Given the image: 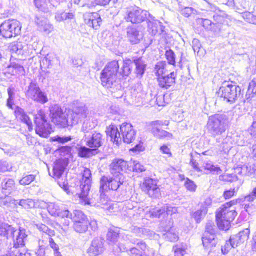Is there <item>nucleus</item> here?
I'll return each instance as SVG.
<instances>
[{"instance_id": "obj_64", "label": "nucleus", "mask_w": 256, "mask_h": 256, "mask_svg": "<svg viewBox=\"0 0 256 256\" xmlns=\"http://www.w3.org/2000/svg\"><path fill=\"white\" fill-rule=\"evenodd\" d=\"M166 238L170 241L174 242L178 240V238L176 234L168 232L166 234Z\"/></svg>"}, {"instance_id": "obj_32", "label": "nucleus", "mask_w": 256, "mask_h": 256, "mask_svg": "<svg viewBox=\"0 0 256 256\" xmlns=\"http://www.w3.org/2000/svg\"><path fill=\"white\" fill-rule=\"evenodd\" d=\"M216 141L218 144H220V146L222 148V150L224 152L230 150L234 142L232 138L230 136H226L224 138H217Z\"/></svg>"}, {"instance_id": "obj_3", "label": "nucleus", "mask_w": 256, "mask_h": 256, "mask_svg": "<svg viewBox=\"0 0 256 256\" xmlns=\"http://www.w3.org/2000/svg\"><path fill=\"white\" fill-rule=\"evenodd\" d=\"M228 118L224 114H216L209 117L207 124L208 132L212 137L222 136L228 126Z\"/></svg>"}, {"instance_id": "obj_48", "label": "nucleus", "mask_w": 256, "mask_h": 256, "mask_svg": "<svg viewBox=\"0 0 256 256\" xmlns=\"http://www.w3.org/2000/svg\"><path fill=\"white\" fill-rule=\"evenodd\" d=\"M134 64L136 66V74L140 76H142L144 72L146 64L142 61L141 60H135Z\"/></svg>"}, {"instance_id": "obj_12", "label": "nucleus", "mask_w": 256, "mask_h": 256, "mask_svg": "<svg viewBox=\"0 0 256 256\" xmlns=\"http://www.w3.org/2000/svg\"><path fill=\"white\" fill-rule=\"evenodd\" d=\"M92 183V173L90 170L85 168L83 173V178L81 182L80 188L82 192L79 196L80 202L84 206L90 204L89 198H88Z\"/></svg>"}, {"instance_id": "obj_63", "label": "nucleus", "mask_w": 256, "mask_h": 256, "mask_svg": "<svg viewBox=\"0 0 256 256\" xmlns=\"http://www.w3.org/2000/svg\"><path fill=\"white\" fill-rule=\"evenodd\" d=\"M72 216L73 214H70L69 210H62V208L60 214H58V216L62 218H69L70 219H72Z\"/></svg>"}, {"instance_id": "obj_4", "label": "nucleus", "mask_w": 256, "mask_h": 256, "mask_svg": "<svg viewBox=\"0 0 256 256\" xmlns=\"http://www.w3.org/2000/svg\"><path fill=\"white\" fill-rule=\"evenodd\" d=\"M90 114L89 110L86 104L80 101L73 102V106L68 110L69 124L72 126L88 118Z\"/></svg>"}, {"instance_id": "obj_29", "label": "nucleus", "mask_w": 256, "mask_h": 256, "mask_svg": "<svg viewBox=\"0 0 256 256\" xmlns=\"http://www.w3.org/2000/svg\"><path fill=\"white\" fill-rule=\"evenodd\" d=\"M15 115L17 119L26 124L28 128L30 131L32 130V122L28 116L24 112V110L18 108L15 110Z\"/></svg>"}, {"instance_id": "obj_50", "label": "nucleus", "mask_w": 256, "mask_h": 256, "mask_svg": "<svg viewBox=\"0 0 256 256\" xmlns=\"http://www.w3.org/2000/svg\"><path fill=\"white\" fill-rule=\"evenodd\" d=\"M36 176L34 174L26 175L20 180V184L22 186L29 185L36 180Z\"/></svg>"}, {"instance_id": "obj_8", "label": "nucleus", "mask_w": 256, "mask_h": 256, "mask_svg": "<svg viewBox=\"0 0 256 256\" xmlns=\"http://www.w3.org/2000/svg\"><path fill=\"white\" fill-rule=\"evenodd\" d=\"M25 94L27 98L42 104L48 102L47 94L40 89L36 82L32 81L26 88Z\"/></svg>"}, {"instance_id": "obj_5", "label": "nucleus", "mask_w": 256, "mask_h": 256, "mask_svg": "<svg viewBox=\"0 0 256 256\" xmlns=\"http://www.w3.org/2000/svg\"><path fill=\"white\" fill-rule=\"evenodd\" d=\"M120 68L118 61L108 63L101 73V82L104 86L112 88L117 80V74Z\"/></svg>"}, {"instance_id": "obj_45", "label": "nucleus", "mask_w": 256, "mask_h": 256, "mask_svg": "<svg viewBox=\"0 0 256 256\" xmlns=\"http://www.w3.org/2000/svg\"><path fill=\"white\" fill-rule=\"evenodd\" d=\"M255 94H256V80H254L249 84L248 93L246 95L247 100L254 97Z\"/></svg>"}, {"instance_id": "obj_6", "label": "nucleus", "mask_w": 256, "mask_h": 256, "mask_svg": "<svg viewBox=\"0 0 256 256\" xmlns=\"http://www.w3.org/2000/svg\"><path fill=\"white\" fill-rule=\"evenodd\" d=\"M150 14L136 6L126 8L124 18L126 22L140 24L146 20Z\"/></svg>"}, {"instance_id": "obj_58", "label": "nucleus", "mask_w": 256, "mask_h": 256, "mask_svg": "<svg viewBox=\"0 0 256 256\" xmlns=\"http://www.w3.org/2000/svg\"><path fill=\"white\" fill-rule=\"evenodd\" d=\"M132 242L134 244H136L137 246H138V248H138H138H140L142 251H144V254H146V255L149 254H148L146 252V249H147V246H146V243L144 242L143 241L138 242V240H136V241L134 240V241Z\"/></svg>"}, {"instance_id": "obj_61", "label": "nucleus", "mask_w": 256, "mask_h": 256, "mask_svg": "<svg viewBox=\"0 0 256 256\" xmlns=\"http://www.w3.org/2000/svg\"><path fill=\"white\" fill-rule=\"evenodd\" d=\"M0 161V172H5L7 171L10 170L12 169V166H10L8 163L6 161Z\"/></svg>"}, {"instance_id": "obj_21", "label": "nucleus", "mask_w": 256, "mask_h": 256, "mask_svg": "<svg viewBox=\"0 0 256 256\" xmlns=\"http://www.w3.org/2000/svg\"><path fill=\"white\" fill-rule=\"evenodd\" d=\"M142 189L150 196H158L160 194V188L158 186L156 180L149 178L144 179L142 184Z\"/></svg>"}, {"instance_id": "obj_16", "label": "nucleus", "mask_w": 256, "mask_h": 256, "mask_svg": "<svg viewBox=\"0 0 256 256\" xmlns=\"http://www.w3.org/2000/svg\"><path fill=\"white\" fill-rule=\"evenodd\" d=\"M124 182V176L122 174L112 178L102 176L100 180V191L103 192V191L108 190H116Z\"/></svg>"}, {"instance_id": "obj_28", "label": "nucleus", "mask_w": 256, "mask_h": 256, "mask_svg": "<svg viewBox=\"0 0 256 256\" xmlns=\"http://www.w3.org/2000/svg\"><path fill=\"white\" fill-rule=\"evenodd\" d=\"M35 22L40 30H43L46 34H50L54 30L52 25L50 24L47 20L42 17L36 16Z\"/></svg>"}, {"instance_id": "obj_35", "label": "nucleus", "mask_w": 256, "mask_h": 256, "mask_svg": "<svg viewBox=\"0 0 256 256\" xmlns=\"http://www.w3.org/2000/svg\"><path fill=\"white\" fill-rule=\"evenodd\" d=\"M169 66V64H168L166 62H158L156 66L155 70L158 78L164 76V74L168 72Z\"/></svg>"}, {"instance_id": "obj_51", "label": "nucleus", "mask_w": 256, "mask_h": 256, "mask_svg": "<svg viewBox=\"0 0 256 256\" xmlns=\"http://www.w3.org/2000/svg\"><path fill=\"white\" fill-rule=\"evenodd\" d=\"M242 17L246 22L256 25V16L246 12L242 14Z\"/></svg>"}, {"instance_id": "obj_2", "label": "nucleus", "mask_w": 256, "mask_h": 256, "mask_svg": "<svg viewBox=\"0 0 256 256\" xmlns=\"http://www.w3.org/2000/svg\"><path fill=\"white\" fill-rule=\"evenodd\" d=\"M120 130L121 134L118 128L116 126L112 124L106 130L107 135L110 137L111 140L116 144L118 145L122 142L121 134L125 143L130 144L135 140L136 132L130 124L126 122L122 124L120 126Z\"/></svg>"}, {"instance_id": "obj_60", "label": "nucleus", "mask_w": 256, "mask_h": 256, "mask_svg": "<svg viewBox=\"0 0 256 256\" xmlns=\"http://www.w3.org/2000/svg\"><path fill=\"white\" fill-rule=\"evenodd\" d=\"M256 198V188H254L252 192L244 198V201L252 202Z\"/></svg>"}, {"instance_id": "obj_55", "label": "nucleus", "mask_w": 256, "mask_h": 256, "mask_svg": "<svg viewBox=\"0 0 256 256\" xmlns=\"http://www.w3.org/2000/svg\"><path fill=\"white\" fill-rule=\"evenodd\" d=\"M134 171L137 172H142L146 170L144 166L142 164L139 162L134 160Z\"/></svg>"}, {"instance_id": "obj_37", "label": "nucleus", "mask_w": 256, "mask_h": 256, "mask_svg": "<svg viewBox=\"0 0 256 256\" xmlns=\"http://www.w3.org/2000/svg\"><path fill=\"white\" fill-rule=\"evenodd\" d=\"M74 18L73 12H58L56 14L55 18L58 22H61L67 20H71Z\"/></svg>"}, {"instance_id": "obj_9", "label": "nucleus", "mask_w": 256, "mask_h": 256, "mask_svg": "<svg viewBox=\"0 0 256 256\" xmlns=\"http://www.w3.org/2000/svg\"><path fill=\"white\" fill-rule=\"evenodd\" d=\"M36 132L42 138H48L53 132L52 126L46 119L44 112L40 110L35 116Z\"/></svg>"}, {"instance_id": "obj_31", "label": "nucleus", "mask_w": 256, "mask_h": 256, "mask_svg": "<svg viewBox=\"0 0 256 256\" xmlns=\"http://www.w3.org/2000/svg\"><path fill=\"white\" fill-rule=\"evenodd\" d=\"M120 234V230L115 227L111 228L108 230L106 239L110 244L115 245L118 241Z\"/></svg>"}, {"instance_id": "obj_43", "label": "nucleus", "mask_w": 256, "mask_h": 256, "mask_svg": "<svg viewBox=\"0 0 256 256\" xmlns=\"http://www.w3.org/2000/svg\"><path fill=\"white\" fill-rule=\"evenodd\" d=\"M48 210L52 216H58L62 210L59 205L55 203H50L48 206Z\"/></svg>"}, {"instance_id": "obj_13", "label": "nucleus", "mask_w": 256, "mask_h": 256, "mask_svg": "<svg viewBox=\"0 0 256 256\" xmlns=\"http://www.w3.org/2000/svg\"><path fill=\"white\" fill-rule=\"evenodd\" d=\"M194 17L198 24L202 26L208 30L212 31L216 36H225L226 35V34H224V31L228 28L226 26L220 22L214 23L208 19L201 18L197 16Z\"/></svg>"}, {"instance_id": "obj_23", "label": "nucleus", "mask_w": 256, "mask_h": 256, "mask_svg": "<svg viewBox=\"0 0 256 256\" xmlns=\"http://www.w3.org/2000/svg\"><path fill=\"white\" fill-rule=\"evenodd\" d=\"M128 162L122 159H115L110 166V172L113 176L122 174L121 172L127 170Z\"/></svg>"}, {"instance_id": "obj_59", "label": "nucleus", "mask_w": 256, "mask_h": 256, "mask_svg": "<svg viewBox=\"0 0 256 256\" xmlns=\"http://www.w3.org/2000/svg\"><path fill=\"white\" fill-rule=\"evenodd\" d=\"M237 190H236L235 188H232L230 190H226L224 193L223 196L226 200H228L234 196Z\"/></svg>"}, {"instance_id": "obj_18", "label": "nucleus", "mask_w": 256, "mask_h": 256, "mask_svg": "<svg viewBox=\"0 0 256 256\" xmlns=\"http://www.w3.org/2000/svg\"><path fill=\"white\" fill-rule=\"evenodd\" d=\"M148 24V30L149 34L152 36L162 35L165 36L166 32L165 30V26H164L162 23L156 19L150 14L146 20Z\"/></svg>"}, {"instance_id": "obj_38", "label": "nucleus", "mask_w": 256, "mask_h": 256, "mask_svg": "<svg viewBox=\"0 0 256 256\" xmlns=\"http://www.w3.org/2000/svg\"><path fill=\"white\" fill-rule=\"evenodd\" d=\"M238 242L234 241V240L231 237L228 241H226L224 246H222V254H228L232 248H235L238 246Z\"/></svg>"}, {"instance_id": "obj_42", "label": "nucleus", "mask_w": 256, "mask_h": 256, "mask_svg": "<svg viewBox=\"0 0 256 256\" xmlns=\"http://www.w3.org/2000/svg\"><path fill=\"white\" fill-rule=\"evenodd\" d=\"M72 220L74 221V224H77V222H81L88 220L86 216L80 210H76L74 212Z\"/></svg>"}, {"instance_id": "obj_39", "label": "nucleus", "mask_w": 256, "mask_h": 256, "mask_svg": "<svg viewBox=\"0 0 256 256\" xmlns=\"http://www.w3.org/2000/svg\"><path fill=\"white\" fill-rule=\"evenodd\" d=\"M97 122L96 120H91L90 118L87 119L84 122L82 130L84 133V134H89L90 130L95 128Z\"/></svg>"}, {"instance_id": "obj_10", "label": "nucleus", "mask_w": 256, "mask_h": 256, "mask_svg": "<svg viewBox=\"0 0 256 256\" xmlns=\"http://www.w3.org/2000/svg\"><path fill=\"white\" fill-rule=\"evenodd\" d=\"M20 22L16 20H9L4 21L0 26V34L6 38L15 37L21 32Z\"/></svg>"}, {"instance_id": "obj_49", "label": "nucleus", "mask_w": 256, "mask_h": 256, "mask_svg": "<svg viewBox=\"0 0 256 256\" xmlns=\"http://www.w3.org/2000/svg\"><path fill=\"white\" fill-rule=\"evenodd\" d=\"M175 256H184L186 253L187 246L186 245H176L174 247Z\"/></svg>"}, {"instance_id": "obj_24", "label": "nucleus", "mask_w": 256, "mask_h": 256, "mask_svg": "<svg viewBox=\"0 0 256 256\" xmlns=\"http://www.w3.org/2000/svg\"><path fill=\"white\" fill-rule=\"evenodd\" d=\"M140 27L134 26L127 28L128 38L132 44H136L142 38L143 34L142 32H140Z\"/></svg>"}, {"instance_id": "obj_41", "label": "nucleus", "mask_w": 256, "mask_h": 256, "mask_svg": "<svg viewBox=\"0 0 256 256\" xmlns=\"http://www.w3.org/2000/svg\"><path fill=\"white\" fill-rule=\"evenodd\" d=\"M207 212L208 210L205 206H202L200 210L196 212L193 214V217L196 221V222L198 224L200 223L205 217Z\"/></svg>"}, {"instance_id": "obj_20", "label": "nucleus", "mask_w": 256, "mask_h": 256, "mask_svg": "<svg viewBox=\"0 0 256 256\" xmlns=\"http://www.w3.org/2000/svg\"><path fill=\"white\" fill-rule=\"evenodd\" d=\"M83 140L86 146L95 151L102 145L104 139L100 133L94 132L92 134H85Z\"/></svg>"}, {"instance_id": "obj_17", "label": "nucleus", "mask_w": 256, "mask_h": 256, "mask_svg": "<svg viewBox=\"0 0 256 256\" xmlns=\"http://www.w3.org/2000/svg\"><path fill=\"white\" fill-rule=\"evenodd\" d=\"M146 218H166L169 215L172 216L178 212L177 208L170 206H165L161 209L157 208L152 209L147 208L146 210Z\"/></svg>"}, {"instance_id": "obj_34", "label": "nucleus", "mask_w": 256, "mask_h": 256, "mask_svg": "<svg viewBox=\"0 0 256 256\" xmlns=\"http://www.w3.org/2000/svg\"><path fill=\"white\" fill-rule=\"evenodd\" d=\"M250 234V230L248 228H246L244 230L240 232L237 235L232 236V238L238 242V245L244 242L248 238Z\"/></svg>"}, {"instance_id": "obj_36", "label": "nucleus", "mask_w": 256, "mask_h": 256, "mask_svg": "<svg viewBox=\"0 0 256 256\" xmlns=\"http://www.w3.org/2000/svg\"><path fill=\"white\" fill-rule=\"evenodd\" d=\"M90 224L88 220L81 222H77V224H74V228L76 232L82 234L87 232Z\"/></svg>"}, {"instance_id": "obj_30", "label": "nucleus", "mask_w": 256, "mask_h": 256, "mask_svg": "<svg viewBox=\"0 0 256 256\" xmlns=\"http://www.w3.org/2000/svg\"><path fill=\"white\" fill-rule=\"evenodd\" d=\"M67 166L65 160H59L54 164L53 168L54 178H59L61 177Z\"/></svg>"}, {"instance_id": "obj_53", "label": "nucleus", "mask_w": 256, "mask_h": 256, "mask_svg": "<svg viewBox=\"0 0 256 256\" xmlns=\"http://www.w3.org/2000/svg\"><path fill=\"white\" fill-rule=\"evenodd\" d=\"M2 186L3 190H8L10 192L14 186V182L13 180L9 179L6 182H3Z\"/></svg>"}, {"instance_id": "obj_56", "label": "nucleus", "mask_w": 256, "mask_h": 256, "mask_svg": "<svg viewBox=\"0 0 256 256\" xmlns=\"http://www.w3.org/2000/svg\"><path fill=\"white\" fill-rule=\"evenodd\" d=\"M238 180V176L233 174H224L220 176V180L228 182H232Z\"/></svg>"}, {"instance_id": "obj_26", "label": "nucleus", "mask_w": 256, "mask_h": 256, "mask_svg": "<svg viewBox=\"0 0 256 256\" xmlns=\"http://www.w3.org/2000/svg\"><path fill=\"white\" fill-rule=\"evenodd\" d=\"M176 76V74L172 72L170 74L158 77V79L160 86L166 89L168 88L174 84Z\"/></svg>"}, {"instance_id": "obj_62", "label": "nucleus", "mask_w": 256, "mask_h": 256, "mask_svg": "<svg viewBox=\"0 0 256 256\" xmlns=\"http://www.w3.org/2000/svg\"><path fill=\"white\" fill-rule=\"evenodd\" d=\"M12 253L14 254V256H31L30 253L25 248L21 249L18 251L16 250Z\"/></svg>"}, {"instance_id": "obj_22", "label": "nucleus", "mask_w": 256, "mask_h": 256, "mask_svg": "<svg viewBox=\"0 0 256 256\" xmlns=\"http://www.w3.org/2000/svg\"><path fill=\"white\" fill-rule=\"evenodd\" d=\"M84 18L86 24L94 30L99 29L102 23L100 16L96 12L86 13Z\"/></svg>"}, {"instance_id": "obj_27", "label": "nucleus", "mask_w": 256, "mask_h": 256, "mask_svg": "<svg viewBox=\"0 0 256 256\" xmlns=\"http://www.w3.org/2000/svg\"><path fill=\"white\" fill-rule=\"evenodd\" d=\"M104 251V243L100 240H94L88 250V256H98Z\"/></svg>"}, {"instance_id": "obj_25", "label": "nucleus", "mask_w": 256, "mask_h": 256, "mask_svg": "<svg viewBox=\"0 0 256 256\" xmlns=\"http://www.w3.org/2000/svg\"><path fill=\"white\" fill-rule=\"evenodd\" d=\"M16 204H18L23 208L26 210L32 209L33 208H42L46 205L44 202L38 200L35 202L32 199L21 200L19 202L16 200Z\"/></svg>"}, {"instance_id": "obj_40", "label": "nucleus", "mask_w": 256, "mask_h": 256, "mask_svg": "<svg viewBox=\"0 0 256 256\" xmlns=\"http://www.w3.org/2000/svg\"><path fill=\"white\" fill-rule=\"evenodd\" d=\"M94 151V150L86 146H81L78 150V156L82 158H88L92 156Z\"/></svg>"}, {"instance_id": "obj_46", "label": "nucleus", "mask_w": 256, "mask_h": 256, "mask_svg": "<svg viewBox=\"0 0 256 256\" xmlns=\"http://www.w3.org/2000/svg\"><path fill=\"white\" fill-rule=\"evenodd\" d=\"M34 3L36 8L38 10L44 12H48L46 0H34Z\"/></svg>"}, {"instance_id": "obj_14", "label": "nucleus", "mask_w": 256, "mask_h": 256, "mask_svg": "<svg viewBox=\"0 0 256 256\" xmlns=\"http://www.w3.org/2000/svg\"><path fill=\"white\" fill-rule=\"evenodd\" d=\"M216 228L214 224L209 222L206 224V232L202 237V244L206 248L210 249L216 247L218 240L216 235Z\"/></svg>"}, {"instance_id": "obj_33", "label": "nucleus", "mask_w": 256, "mask_h": 256, "mask_svg": "<svg viewBox=\"0 0 256 256\" xmlns=\"http://www.w3.org/2000/svg\"><path fill=\"white\" fill-rule=\"evenodd\" d=\"M236 170L238 174L244 172L245 175L250 176L256 172V164L248 163L242 168H238Z\"/></svg>"}, {"instance_id": "obj_1", "label": "nucleus", "mask_w": 256, "mask_h": 256, "mask_svg": "<svg viewBox=\"0 0 256 256\" xmlns=\"http://www.w3.org/2000/svg\"><path fill=\"white\" fill-rule=\"evenodd\" d=\"M242 199L232 200L223 204L217 211L216 218L217 224L220 230H226L231 226V223L238 215L236 208L234 206Z\"/></svg>"}, {"instance_id": "obj_47", "label": "nucleus", "mask_w": 256, "mask_h": 256, "mask_svg": "<svg viewBox=\"0 0 256 256\" xmlns=\"http://www.w3.org/2000/svg\"><path fill=\"white\" fill-rule=\"evenodd\" d=\"M133 63L130 60L124 61L122 68V72L120 74L124 76H128L131 72Z\"/></svg>"}, {"instance_id": "obj_44", "label": "nucleus", "mask_w": 256, "mask_h": 256, "mask_svg": "<svg viewBox=\"0 0 256 256\" xmlns=\"http://www.w3.org/2000/svg\"><path fill=\"white\" fill-rule=\"evenodd\" d=\"M16 200L12 199L10 197H0V206L1 207L4 206H10L12 204L16 206Z\"/></svg>"}, {"instance_id": "obj_19", "label": "nucleus", "mask_w": 256, "mask_h": 256, "mask_svg": "<svg viewBox=\"0 0 256 256\" xmlns=\"http://www.w3.org/2000/svg\"><path fill=\"white\" fill-rule=\"evenodd\" d=\"M169 124V121L167 120L152 122L150 124L151 131L153 134L157 138H172L173 136L171 133L161 129L163 126H168Z\"/></svg>"}, {"instance_id": "obj_52", "label": "nucleus", "mask_w": 256, "mask_h": 256, "mask_svg": "<svg viewBox=\"0 0 256 256\" xmlns=\"http://www.w3.org/2000/svg\"><path fill=\"white\" fill-rule=\"evenodd\" d=\"M166 56L168 60V61L169 66L171 65L174 66L175 64V54L172 49H169L166 52Z\"/></svg>"}, {"instance_id": "obj_57", "label": "nucleus", "mask_w": 256, "mask_h": 256, "mask_svg": "<svg viewBox=\"0 0 256 256\" xmlns=\"http://www.w3.org/2000/svg\"><path fill=\"white\" fill-rule=\"evenodd\" d=\"M118 204L113 203L112 202H108L106 204H103L102 208L108 210L110 212H115V209L117 208Z\"/></svg>"}, {"instance_id": "obj_54", "label": "nucleus", "mask_w": 256, "mask_h": 256, "mask_svg": "<svg viewBox=\"0 0 256 256\" xmlns=\"http://www.w3.org/2000/svg\"><path fill=\"white\" fill-rule=\"evenodd\" d=\"M206 169L210 170L211 172L216 174H220L222 172V170L218 166H214L210 164H208L205 166Z\"/></svg>"}, {"instance_id": "obj_7", "label": "nucleus", "mask_w": 256, "mask_h": 256, "mask_svg": "<svg viewBox=\"0 0 256 256\" xmlns=\"http://www.w3.org/2000/svg\"><path fill=\"white\" fill-rule=\"evenodd\" d=\"M241 92V88L232 82H224L218 92V96L228 102L234 103Z\"/></svg>"}, {"instance_id": "obj_11", "label": "nucleus", "mask_w": 256, "mask_h": 256, "mask_svg": "<svg viewBox=\"0 0 256 256\" xmlns=\"http://www.w3.org/2000/svg\"><path fill=\"white\" fill-rule=\"evenodd\" d=\"M50 116L52 122L56 124L62 128L70 126L68 112H64L61 106L58 104H53L50 107Z\"/></svg>"}, {"instance_id": "obj_15", "label": "nucleus", "mask_w": 256, "mask_h": 256, "mask_svg": "<svg viewBox=\"0 0 256 256\" xmlns=\"http://www.w3.org/2000/svg\"><path fill=\"white\" fill-rule=\"evenodd\" d=\"M6 236L7 238H12L14 240V247L16 248L24 246L27 237L26 230L20 228L18 230L11 226L8 225Z\"/></svg>"}]
</instances>
